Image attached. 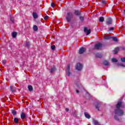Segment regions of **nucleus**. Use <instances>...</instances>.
<instances>
[{"mask_svg":"<svg viewBox=\"0 0 125 125\" xmlns=\"http://www.w3.org/2000/svg\"><path fill=\"white\" fill-rule=\"evenodd\" d=\"M102 47V44L98 43L95 46V49H100Z\"/></svg>","mask_w":125,"mask_h":125,"instance_id":"nucleus-1","label":"nucleus"},{"mask_svg":"<svg viewBox=\"0 0 125 125\" xmlns=\"http://www.w3.org/2000/svg\"><path fill=\"white\" fill-rule=\"evenodd\" d=\"M83 68V65L81 64V63H78L77 66H76V70H78V71H81Z\"/></svg>","mask_w":125,"mask_h":125,"instance_id":"nucleus-2","label":"nucleus"},{"mask_svg":"<svg viewBox=\"0 0 125 125\" xmlns=\"http://www.w3.org/2000/svg\"><path fill=\"white\" fill-rule=\"evenodd\" d=\"M85 50H86L85 48H84V47L81 48L79 51V54H83V53L85 51Z\"/></svg>","mask_w":125,"mask_h":125,"instance_id":"nucleus-3","label":"nucleus"},{"mask_svg":"<svg viewBox=\"0 0 125 125\" xmlns=\"http://www.w3.org/2000/svg\"><path fill=\"white\" fill-rule=\"evenodd\" d=\"M84 32L85 33H86V35H89V34H90V33L91 32V30H90V29H87V28L85 27L84 28Z\"/></svg>","mask_w":125,"mask_h":125,"instance_id":"nucleus-4","label":"nucleus"},{"mask_svg":"<svg viewBox=\"0 0 125 125\" xmlns=\"http://www.w3.org/2000/svg\"><path fill=\"white\" fill-rule=\"evenodd\" d=\"M70 65L68 64L67 66V71H66V75L67 76H70L71 75V72H70Z\"/></svg>","mask_w":125,"mask_h":125,"instance_id":"nucleus-5","label":"nucleus"},{"mask_svg":"<svg viewBox=\"0 0 125 125\" xmlns=\"http://www.w3.org/2000/svg\"><path fill=\"white\" fill-rule=\"evenodd\" d=\"M72 16V13H68L66 16L67 21L71 20V17Z\"/></svg>","mask_w":125,"mask_h":125,"instance_id":"nucleus-6","label":"nucleus"},{"mask_svg":"<svg viewBox=\"0 0 125 125\" xmlns=\"http://www.w3.org/2000/svg\"><path fill=\"white\" fill-rule=\"evenodd\" d=\"M21 118L22 120H25V119H26V114L24 112H22L21 114Z\"/></svg>","mask_w":125,"mask_h":125,"instance_id":"nucleus-7","label":"nucleus"},{"mask_svg":"<svg viewBox=\"0 0 125 125\" xmlns=\"http://www.w3.org/2000/svg\"><path fill=\"white\" fill-rule=\"evenodd\" d=\"M119 50H120L119 48H115V50L113 51L114 54H117V53H118V51H119Z\"/></svg>","mask_w":125,"mask_h":125,"instance_id":"nucleus-8","label":"nucleus"},{"mask_svg":"<svg viewBox=\"0 0 125 125\" xmlns=\"http://www.w3.org/2000/svg\"><path fill=\"white\" fill-rule=\"evenodd\" d=\"M121 106H122V102H119L116 105V108H117V109H119V108H120V107H121Z\"/></svg>","mask_w":125,"mask_h":125,"instance_id":"nucleus-9","label":"nucleus"},{"mask_svg":"<svg viewBox=\"0 0 125 125\" xmlns=\"http://www.w3.org/2000/svg\"><path fill=\"white\" fill-rule=\"evenodd\" d=\"M33 17L34 19H37V18H38V14H37V13L34 12L33 13Z\"/></svg>","mask_w":125,"mask_h":125,"instance_id":"nucleus-10","label":"nucleus"},{"mask_svg":"<svg viewBox=\"0 0 125 125\" xmlns=\"http://www.w3.org/2000/svg\"><path fill=\"white\" fill-rule=\"evenodd\" d=\"M107 25H110V24H112V20L109 19L106 22Z\"/></svg>","mask_w":125,"mask_h":125,"instance_id":"nucleus-11","label":"nucleus"},{"mask_svg":"<svg viewBox=\"0 0 125 125\" xmlns=\"http://www.w3.org/2000/svg\"><path fill=\"white\" fill-rule=\"evenodd\" d=\"M14 121L16 124H18V123H19V119L17 118H15Z\"/></svg>","mask_w":125,"mask_h":125,"instance_id":"nucleus-12","label":"nucleus"},{"mask_svg":"<svg viewBox=\"0 0 125 125\" xmlns=\"http://www.w3.org/2000/svg\"><path fill=\"white\" fill-rule=\"evenodd\" d=\"M74 14H75V15H80L81 13L79 11L76 10L74 12Z\"/></svg>","mask_w":125,"mask_h":125,"instance_id":"nucleus-13","label":"nucleus"},{"mask_svg":"<svg viewBox=\"0 0 125 125\" xmlns=\"http://www.w3.org/2000/svg\"><path fill=\"white\" fill-rule=\"evenodd\" d=\"M85 116L87 118V119H90V115L87 113H84Z\"/></svg>","mask_w":125,"mask_h":125,"instance_id":"nucleus-14","label":"nucleus"},{"mask_svg":"<svg viewBox=\"0 0 125 125\" xmlns=\"http://www.w3.org/2000/svg\"><path fill=\"white\" fill-rule=\"evenodd\" d=\"M99 21H100V22H104V17H100L99 18Z\"/></svg>","mask_w":125,"mask_h":125,"instance_id":"nucleus-15","label":"nucleus"},{"mask_svg":"<svg viewBox=\"0 0 125 125\" xmlns=\"http://www.w3.org/2000/svg\"><path fill=\"white\" fill-rule=\"evenodd\" d=\"M33 30L35 31V32H37V31L38 30V26H37V25H34L33 26Z\"/></svg>","mask_w":125,"mask_h":125,"instance_id":"nucleus-16","label":"nucleus"},{"mask_svg":"<svg viewBox=\"0 0 125 125\" xmlns=\"http://www.w3.org/2000/svg\"><path fill=\"white\" fill-rule=\"evenodd\" d=\"M110 38L111 37L109 35H106L104 36V39L105 40H109Z\"/></svg>","mask_w":125,"mask_h":125,"instance_id":"nucleus-17","label":"nucleus"},{"mask_svg":"<svg viewBox=\"0 0 125 125\" xmlns=\"http://www.w3.org/2000/svg\"><path fill=\"white\" fill-rule=\"evenodd\" d=\"M28 87L29 91H32L33 90V86H32V85H29Z\"/></svg>","mask_w":125,"mask_h":125,"instance_id":"nucleus-18","label":"nucleus"},{"mask_svg":"<svg viewBox=\"0 0 125 125\" xmlns=\"http://www.w3.org/2000/svg\"><path fill=\"white\" fill-rule=\"evenodd\" d=\"M104 65H105L106 66H107V65H109V62L107 61H104Z\"/></svg>","mask_w":125,"mask_h":125,"instance_id":"nucleus-19","label":"nucleus"},{"mask_svg":"<svg viewBox=\"0 0 125 125\" xmlns=\"http://www.w3.org/2000/svg\"><path fill=\"white\" fill-rule=\"evenodd\" d=\"M16 36H17V33L14 32L12 33V37L14 38H16Z\"/></svg>","mask_w":125,"mask_h":125,"instance_id":"nucleus-20","label":"nucleus"},{"mask_svg":"<svg viewBox=\"0 0 125 125\" xmlns=\"http://www.w3.org/2000/svg\"><path fill=\"white\" fill-rule=\"evenodd\" d=\"M123 115H124V111H123L122 110L119 111V116H123Z\"/></svg>","mask_w":125,"mask_h":125,"instance_id":"nucleus-21","label":"nucleus"},{"mask_svg":"<svg viewBox=\"0 0 125 125\" xmlns=\"http://www.w3.org/2000/svg\"><path fill=\"white\" fill-rule=\"evenodd\" d=\"M112 62H118V60L115 58H112Z\"/></svg>","mask_w":125,"mask_h":125,"instance_id":"nucleus-22","label":"nucleus"},{"mask_svg":"<svg viewBox=\"0 0 125 125\" xmlns=\"http://www.w3.org/2000/svg\"><path fill=\"white\" fill-rule=\"evenodd\" d=\"M122 62H125V57H123L121 58Z\"/></svg>","mask_w":125,"mask_h":125,"instance_id":"nucleus-23","label":"nucleus"},{"mask_svg":"<svg viewBox=\"0 0 125 125\" xmlns=\"http://www.w3.org/2000/svg\"><path fill=\"white\" fill-rule=\"evenodd\" d=\"M113 40L114 42H118V39L117 38V37H113Z\"/></svg>","mask_w":125,"mask_h":125,"instance_id":"nucleus-24","label":"nucleus"},{"mask_svg":"<svg viewBox=\"0 0 125 125\" xmlns=\"http://www.w3.org/2000/svg\"><path fill=\"white\" fill-rule=\"evenodd\" d=\"M12 114H13L14 116H15V115H16V111L15 110H13L12 111Z\"/></svg>","mask_w":125,"mask_h":125,"instance_id":"nucleus-25","label":"nucleus"},{"mask_svg":"<svg viewBox=\"0 0 125 125\" xmlns=\"http://www.w3.org/2000/svg\"><path fill=\"white\" fill-rule=\"evenodd\" d=\"M94 124L95 125H99V123H98V122H97L96 121H94Z\"/></svg>","mask_w":125,"mask_h":125,"instance_id":"nucleus-26","label":"nucleus"},{"mask_svg":"<svg viewBox=\"0 0 125 125\" xmlns=\"http://www.w3.org/2000/svg\"><path fill=\"white\" fill-rule=\"evenodd\" d=\"M54 71H55V68H53L51 69V73H53V72H54Z\"/></svg>","mask_w":125,"mask_h":125,"instance_id":"nucleus-27","label":"nucleus"},{"mask_svg":"<svg viewBox=\"0 0 125 125\" xmlns=\"http://www.w3.org/2000/svg\"><path fill=\"white\" fill-rule=\"evenodd\" d=\"M51 49H52L53 50L54 49H55V45H52L51 46Z\"/></svg>","mask_w":125,"mask_h":125,"instance_id":"nucleus-28","label":"nucleus"},{"mask_svg":"<svg viewBox=\"0 0 125 125\" xmlns=\"http://www.w3.org/2000/svg\"><path fill=\"white\" fill-rule=\"evenodd\" d=\"M99 104H98L97 105H96V109H98V111H99Z\"/></svg>","mask_w":125,"mask_h":125,"instance_id":"nucleus-29","label":"nucleus"},{"mask_svg":"<svg viewBox=\"0 0 125 125\" xmlns=\"http://www.w3.org/2000/svg\"><path fill=\"white\" fill-rule=\"evenodd\" d=\"M44 20H47L48 19V16H46L44 17Z\"/></svg>","mask_w":125,"mask_h":125,"instance_id":"nucleus-30","label":"nucleus"},{"mask_svg":"<svg viewBox=\"0 0 125 125\" xmlns=\"http://www.w3.org/2000/svg\"><path fill=\"white\" fill-rule=\"evenodd\" d=\"M51 5L52 7H54V6H55V4H54V3H51Z\"/></svg>","mask_w":125,"mask_h":125,"instance_id":"nucleus-31","label":"nucleus"},{"mask_svg":"<svg viewBox=\"0 0 125 125\" xmlns=\"http://www.w3.org/2000/svg\"><path fill=\"white\" fill-rule=\"evenodd\" d=\"M80 19L81 20V21H83V17H80Z\"/></svg>","mask_w":125,"mask_h":125,"instance_id":"nucleus-32","label":"nucleus"},{"mask_svg":"<svg viewBox=\"0 0 125 125\" xmlns=\"http://www.w3.org/2000/svg\"><path fill=\"white\" fill-rule=\"evenodd\" d=\"M6 63V60H3V61H2V63L3 64H5Z\"/></svg>","mask_w":125,"mask_h":125,"instance_id":"nucleus-33","label":"nucleus"},{"mask_svg":"<svg viewBox=\"0 0 125 125\" xmlns=\"http://www.w3.org/2000/svg\"><path fill=\"white\" fill-rule=\"evenodd\" d=\"M99 58H101L102 57V55H99L97 56Z\"/></svg>","mask_w":125,"mask_h":125,"instance_id":"nucleus-34","label":"nucleus"},{"mask_svg":"<svg viewBox=\"0 0 125 125\" xmlns=\"http://www.w3.org/2000/svg\"><path fill=\"white\" fill-rule=\"evenodd\" d=\"M114 30V28L111 27L110 29H109V31H113Z\"/></svg>","mask_w":125,"mask_h":125,"instance_id":"nucleus-35","label":"nucleus"},{"mask_svg":"<svg viewBox=\"0 0 125 125\" xmlns=\"http://www.w3.org/2000/svg\"><path fill=\"white\" fill-rule=\"evenodd\" d=\"M65 111H66V112H68V111H69L68 108H65Z\"/></svg>","mask_w":125,"mask_h":125,"instance_id":"nucleus-36","label":"nucleus"},{"mask_svg":"<svg viewBox=\"0 0 125 125\" xmlns=\"http://www.w3.org/2000/svg\"><path fill=\"white\" fill-rule=\"evenodd\" d=\"M11 89L12 91H14L15 90V89L12 90V87H11Z\"/></svg>","mask_w":125,"mask_h":125,"instance_id":"nucleus-37","label":"nucleus"},{"mask_svg":"<svg viewBox=\"0 0 125 125\" xmlns=\"http://www.w3.org/2000/svg\"><path fill=\"white\" fill-rule=\"evenodd\" d=\"M76 92H77V93H79V90H76Z\"/></svg>","mask_w":125,"mask_h":125,"instance_id":"nucleus-38","label":"nucleus"},{"mask_svg":"<svg viewBox=\"0 0 125 125\" xmlns=\"http://www.w3.org/2000/svg\"><path fill=\"white\" fill-rule=\"evenodd\" d=\"M115 119H116V116L115 117Z\"/></svg>","mask_w":125,"mask_h":125,"instance_id":"nucleus-39","label":"nucleus"},{"mask_svg":"<svg viewBox=\"0 0 125 125\" xmlns=\"http://www.w3.org/2000/svg\"><path fill=\"white\" fill-rule=\"evenodd\" d=\"M11 20H12V19H11Z\"/></svg>","mask_w":125,"mask_h":125,"instance_id":"nucleus-40","label":"nucleus"},{"mask_svg":"<svg viewBox=\"0 0 125 125\" xmlns=\"http://www.w3.org/2000/svg\"><path fill=\"white\" fill-rule=\"evenodd\" d=\"M12 21V22H13V21Z\"/></svg>","mask_w":125,"mask_h":125,"instance_id":"nucleus-41","label":"nucleus"}]
</instances>
